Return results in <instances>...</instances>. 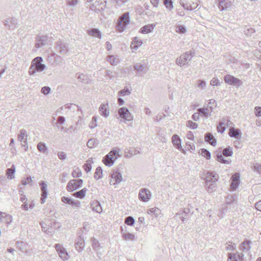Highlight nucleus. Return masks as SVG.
Returning <instances> with one entry per match:
<instances>
[{
	"mask_svg": "<svg viewBox=\"0 0 261 261\" xmlns=\"http://www.w3.org/2000/svg\"><path fill=\"white\" fill-rule=\"evenodd\" d=\"M43 59L41 57L34 58L31 62L28 73L30 75H34L36 72H41L46 68V65L42 63Z\"/></svg>",
	"mask_w": 261,
	"mask_h": 261,
	"instance_id": "f257e3e1",
	"label": "nucleus"
},
{
	"mask_svg": "<svg viewBox=\"0 0 261 261\" xmlns=\"http://www.w3.org/2000/svg\"><path fill=\"white\" fill-rule=\"evenodd\" d=\"M206 86L205 82L203 80H199L197 81V86L199 88L203 89L205 88Z\"/></svg>",
	"mask_w": 261,
	"mask_h": 261,
	"instance_id": "338daca9",
	"label": "nucleus"
},
{
	"mask_svg": "<svg viewBox=\"0 0 261 261\" xmlns=\"http://www.w3.org/2000/svg\"><path fill=\"white\" fill-rule=\"evenodd\" d=\"M254 113L255 115L257 117L261 116V107H255L254 108Z\"/></svg>",
	"mask_w": 261,
	"mask_h": 261,
	"instance_id": "774afa93",
	"label": "nucleus"
},
{
	"mask_svg": "<svg viewBox=\"0 0 261 261\" xmlns=\"http://www.w3.org/2000/svg\"><path fill=\"white\" fill-rule=\"evenodd\" d=\"M155 27V24H148L142 27L139 32L142 34H147L150 33L154 29Z\"/></svg>",
	"mask_w": 261,
	"mask_h": 261,
	"instance_id": "b1692460",
	"label": "nucleus"
},
{
	"mask_svg": "<svg viewBox=\"0 0 261 261\" xmlns=\"http://www.w3.org/2000/svg\"><path fill=\"white\" fill-rule=\"evenodd\" d=\"M251 242L249 240H246L241 243L239 246V249L243 252L247 253L249 251L250 249Z\"/></svg>",
	"mask_w": 261,
	"mask_h": 261,
	"instance_id": "4be33fe9",
	"label": "nucleus"
},
{
	"mask_svg": "<svg viewBox=\"0 0 261 261\" xmlns=\"http://www.w3.org/2000/svg\"><path fill=\"white\" fill-rule=\"evenodd\" d=\"M187 125L192 129H196L198 127V124L191 120L187 121Z\"/></svg>",
	"mask_w": 261,
	"mask_h": 261,
	"instance_id": "e2e57ef3",
	"label": "nucleus"
},
{
	"mask_svg": "<svg viewBox=\"0 0 261 261\" xmlns=\"http://www.w3.org/2000/svg\"><path fill=\"white\" fill-rule=\"evenodd\" d=\"M97 125V117L96 116H93L92 118L91 122L89 124V127L92 129L96 127Z\"/></svg>",
	"mask_w": 261,
	"mask_h": 261,
	"instance_id": "4d7b16f0",
	"label": "nucleus"
},
{
	"mask_svg": "<svg viewBox=\"0 0 261 261\" xmlns=\"http://www.w3.org/2000/svg\"><path fill=\"white\" fill-rule=\"evenodd\" d=\"M222 153L226 157L231 156L233 154L232 148L228 146L223 150Z\"/></svg>",
	"mask_w": 261,
	"mask_h": 261,
	"instance_id": "a19ab883",
	"label": "nucleus"
},
{
	"mask_svg": "<svg viewBox=\"0 0 261 261\" xmlns=\"http://www.w3.org/2000/svg\"><path fill=\"white\" fill-rule=\"evenodd\" d=\"M76 77L80 82L84 83H88L89 79L88 76L84 74H76Z\"/></svg>",
	"mask_w": 261,
	"mask_h": 261,
	"instance_id": "58836bf2",
	"label": "nucleus"
},
{
	"mask_svg": "<svg viewBox=\"0 0 261 261\" xmlns=\"http://www.w3.org/2000/svg\"><path fill=\"white\" fill-rule=\"evenodd\" d=\"M194 56V53L190 51L181 54L179 57L176 60V63L180 66L188 64Z\"/></svg>",
	"mask_w": 261,
	"mask_h": 261,
	"instance_id": "20e7f679",
	"label": "nucleus"
},
{
	"mask_svg": "<svg viewBox=\"0 0 261 261\" xmlns=\"http://www.w3.org/2000/svg\"><path fill=\"white\" fill-rule=\"evenodd\" d=\"M75 247L79 252L82 251L85 247L84 240L82 237H79L75 243Z\"/></svg>",
	"mask_w": 261,
	"mask_h": 261,
	"instance_id": "5701e85b",
	"label": "nucleus"
},
{
	"mask_svg": "<svg viewBox=\"0 0 261 261\" xmlns=\"http://www.w3.org/2000/svg\"><path fill=\"white\" fill-rule=\"evenodd\" d=\"M142 44V41L141 39L137 37H134L130 45L131 49L136 50Z\"/></svg>",
	"mask_w": 261,
	"mask_h": 261,
	"instance_id": "bb28decb",
	"label": "nucleus"
},
{
	"mask_svg": "<svg viewBox=\"0 0 261 261\" xmlns=\"http://www.w3.org/2000/svg\"><path fill=\"white\" fill-rule=\"evenodd\" d=\"M199 0H180L179 3L184 9L192 11L195 10L199 5Z\"/></svg>",
	"mask_w": 261,
	"mask_h": 261,
	"instance_id": "39448f33",
	"label": "nucleus"
},
{
	"mask_svg": "<svg viewBox=\"0 0 261 261\" xmlns=\"http://www.w3.org/2000/svg\"><path fill=\"white\" fill-rule=\"evenodd\" d=\"M164 4L166 8L170 10L173 8V2L172 0H164Z\"/></svg>",
	"mask_w": 261,
	"mask_h": 261,
	"instance_id": "680f3d73",
	"label": "nucleus"
},
{
	"mask_svg": "<svg viewBox=\"0 0 261 261\" xmlns=\"http://www.w3.org/2000/svg\"><path fill=\"white\" fill-rule=\"evenodd\" d=\"M131 93V91L129 90L127 88L125 87L124 89L119 91L118 92V94L120 96H127L129 95Z\"/></svg>",
	"mask_w": 261,
	"mask_h": 261,
	"instance_id": "de8ad7c7",
	"label": "nucleus"
},
{
	"mask_svg": "<svg viewBox=\"0 0 261 261\" xmlns=\"http://www.w3.org/2000/svg\"><path fill=\"white\" fill-rule=\"evenodd\" d=\"M5 25L10 30L17 27V20L15 18H8L5 22Z\"/></svg>",
	"mask_w": 261,
	"mask_h": 261,
	"instance_id": "f3484780",
	"label": "nucleus"
},
{
	"mask_svg": "<svg viewBox=\"0 0 261 261\" xmlns=\"http://www.w3.org/2000/svg\"><path fill=\"white\" fill-rule=\"evenodd\" d=\"M83 182L82 179L70 180L67 184L66 189L68 191H73L82 187Z\"/></svg>",
	"mask_w": 261,
	"mask_h": 261,
	"instance_id": "0eeeda50",
	"label": "nucleus"
},
{
	"mask_svg": "<svg viewBox=\"0 0 261 261\" xmlns=\"http://www.w3.org/2000/svg\"><path fill=\"white\" fill-rule=\"evenodd\" d=\"M217 160L221 163H223V164H228L229 162L227 160H225L224 159V158L223 157V155H222L221 153H218L217 154Z\"/></svg>",
	"mask_w": 261,
	"mask_h": 261,
	"instance_id": "603ef678",
	"label": "nucleus"
},
{
	"mask_svg": "<svg viewBox=\"0 0 261 261\" xmlns=\"http://www.w3.org/2000/svg\"><path fill=\"white\" fill-rule=\"evenodd\" d=\"M255 30L253 28L248 29L247 30L244 31L245 34L248 37H251L255 33Z\"/></svg>",
	"mask_w": 261,
	"mask_h": 261,
	"instance_id": "052dcab7",
	"label": "nucleus"
},
{
	"mask_svg": "<svg viewBox=\"0 0 261 261\" xmlns=\"http://www.w3.org/2000/svg\"><path fill=\"white\" fill-rule=\"evenodd\" d=\"M78 3V0H67V5L70 7H75Z\"/></svg>",
	"mask_w": 261,
	"mask_h": 261,
	"instance_id": "69168bd1",
	"label": "nucleus"
},
{
	"mask_svg": "<svg viewBox=\"0 0 261 261\" xmlns=\"http://www.w3.org/2000/svg\"><path fill=\"white\" fill-rule=\"evenodd\" d=\"M19 134L18 135V139L21 142H23L27 144V131L24 129H21L19 131Z\"/></svg>",
	"mask_w": 261,
	"mask_h": 261,
	"instance_id": "2f4dec72",
	"label": "nucleus"
},
{
	"mask_svg": "<svg viewBox=\"0 0 261 261\" xmlns=\"http://www.w3.org/2000/svg\"><path fill=\"white\" fill-rule=\"evenodd\" d=\"M217 182L205 184V188L207 192L211 193L215 192L217 188Z\"/></svg>",
	"mask_w": 261,
	"mask_h": 261,
	"instance_id": "473e14b6",
	"label": "nucleus"
},
{
	"mask_svg": "<svg viewBox=\"0 0 261 261\" xmlns=\"http://www.w3.org/2000/svg\"><path fill=\"white\" fill-rule=\"evenodd\" d=\"M122 238L125 240L133 241L135 239V236L133 233L129 232H124L122 233Z\"/></svg>",
	"mask_w": 261,
	"mask_h": 261,
	"instance_id": "c03bdc74",
	"label": "nucleus"
},
{
	"mask_svg": "<svg viewBox=\"0 0 261 261\" xmlns=\"http://www.w3.org/2000/svg\"><path fill=\"white\" fill-rule=\"evenodd\" d=\"M37 149L40 151L41 152H42L43 153H47V147H46V145L42 142H39L37 144Z\"/></svg>",
	"mask_w": 261,
	"mask_h": 261,
	"instance_id": "ea45409f",
	"label": "nucleus"
},
{
	"mask_svg": "<svg viewBox=\"0 0 261 261\" xmlns=\"http://www.w3.org/2000/svg\"><path fill=\"white\" fill-rule=\"evenodd\" d=\"M199 153L204 157H205L207 160H209L211 159V153L208 150L206 149L202 148L200 150Z\"/></svg>",
	"mask_w": 261,
	"mask_h": 261,
	"instance_id": "49530a36",
	"label": "nucleus"
},
{
	"mask_svg": "<svg viewBox=\"0 0 261 261\" xmlns=\"http://www.w3.org/2000/svg\"><path fill=\"white\" fill-rule=\"evenodd\" d=\"M128 1L129 0H112V2L115 4L118 7H121L125 3L128 2Z\"/></svg>",
	"mask_w": 261,
	"mask_h": 261,
	"instance_id": "6e6d98bb",
	"label": "nucleus"
},
{
	"mask_svg": "<svg viewBox=\"0 0 261 261\" xmlns=\"http://www.w3.org/2000/svg\"><path fill=\"white\" fill-rule=\"evenodd\" d=\"M111 178L110 184L111 185H116L120 183L122 180L121 174L117 171H114L111 174Z\"/></svg>",
	"mask_w": 261,
	"mask_h": 261,
	"instance_id": "ddd939ff",
	"label": "nucleus"
},
{
	"mask_svg": "<svg viewBox=\"0 0 261 261\" xmlns=\"http://www.w3.org/2000/svg\"><path fill=\"white\" fill-rule=\"evenodd\" d=\"M15 172V167L14 165H13L10 168H8L7 170V177L10 179H12L14 178V174Z\"/></svg>",
	"mask_w": 261,
	"mask_h": 261,
	"instance_id": "e433bc0d",
	"label": "nucleus"
},
{
	"mask_svg": "<svg viewBox=\"0 0 261 261\" xmlns=\"http://www.w3.org/2000/svg\"><path fill=\"white\" fill-rule=\"evenodd\" d=\"M118 114L120 117L124 120L125 123L132 121L133 117L128 109L125 107H122L119 109Z\"/></svg>",
	"mask_w": 261,
	"mask_h": 261,
	"instance_id": "423d86ee",
	"label": "nucleus"
},
{
	"mask_svg": "<svg viewBox=\"0 0 261 261\" xmlns=\"http://www.w3.org/2000/svg\"><path fill=\"white\" fill-rule=\"evenodd\" d=\"M12 220V216L4 213V215H1V222L5 223L7 225L11 223Z\"/></svg>",
	"mask_w": 261,
	"mask_h": 261,
	"instance_id": "f704fd0d",
	"label": "nucleus"
},
{
	"mask_svg": "<svg viewBox=\"0 0 261 261\" xmlns=\"http://www.w3.org/2000/svg\"><path fill=\"white\" fill-rule=\"evenodd\" d=\"M204 138L205 141L209 143L211 145L215 146L216 145V140L212 134L210 133L206 134Z\"/></svg>",
	"mask_w": 261,
	"mask_h": 261,
	"instance_id": "72a5a7b5",
	"label": "nucleus"
},
{
	"mask_svg": "<svg viewBox=\"0 0 261 261\" xmlns=\"http://www.w3.org/2000/svg\"><path fill=\"white\" fill-rule=\"evenodd\" d=\"M91 207L92 210L96 213H100L102 212V207L100 204L97 200H94L91 203Z\"/></svg>",
	"mask_w": 261,
	"mask_h": 261,
	"instance_id": "c85d7f7f",
	"label": "nucleus"
},
{
	"mask_svg": "<svg viewBox=\"0 0 261 261\" xmlns=\"http://www.w3.org/2000/svg\"><path fill=\"white\" fill-rule=\"evenodd\" d=\"M172 142L177 149L184 152V149L181 146V140L177 135L175 134L172 136Z\"/></svg>",
	"mask_w": 261,
	"mask_h": 261,
	"instance_id": "a211bd4d",
	"label": "nucleus"
},
{
	"mask_svg": "<svg viewBox=\"0 0 261 261\" xmlns=\"http://www.w3.org/2000/svg\"><path fill=\"white\" fill-rule=\"evenodd\" d=\"M134 68L138 73L141 72L146 73L148 70V67L146 65L141 64L139 63L136 64Z\"/></svg>",
	"mask_w": 261,
	"mask_h": 261,
	"instance_id": "393cba45",
	"label": "nucleus"
},
{
	"mask_svg": "<svg viewBox=\"0 0 261 261\" xmlns=\"http://www.w3.org/2000/svg\"><path fill=\"white\" fill-rule=\"evenodd\" d=\"M40 185L41 186V190L42 192L40 202L41 204H43L45 202L47 195V185L44 181H41Z\"/></svg>",
	"mask_w": 261,
	"mask_h": 261,
	"instance_id": "2eb2a0df",
	"label": "nucleus"
},
{
	"mask_svg": "<svg viewBox=\"0 0 261 261\" xmlns=\"http://www.w3.org/2000/svg\"><path fill=\"white\" fill-rule=\"evenodd\" d=\"M82 175V172L79 168H77V171L75 170L72 172V175L73 177H80Z\"/></svg>",
	"mask_w": 261,
	"mask_h": 261,
	"instance_id": "0e129e2a",
	"label": "nucleus"
},
{
	"mask_svg": "<svg viewBox=\"0 0 261 261\" xmlns=\"http://www.w3.org/2000/svg\"><path fill=\"white\" fill-rule=\"evenodd\" d=\"M228 7V3H226L225 1H221L219 4V8L221 11H223L226 9Z\"/></svg>",
	"mask_w": 261,
	"mask_h": 261,
	"instance_id": "13d9d810",
	"label": "nucleus"
},
{
	"mask_svg": "<svg viewBox=\"0 0 261 261\" xmlns=\"http://www.w3.org/2000/svg\"><path fill=\"white\" fill-rule=\"evenodd\" d=\"M61 201L64 203L69 204L72 206L80 207V202L72 200L71 198L63 196L61 198Z\"/></svg>",
	"mask_w": 261,
	"mask_h": 261,
	"instance_id": "412c9836",
	"label": "nucleus"
},
{
	"mask_svg": "<svg viewBox=\"0 0 261 261\" xmlns=\"http://www.w3.org/2000/svg\"><path fill=\"white\" fill-rule=\"evenodd\" d=\"M129 13L125 12L123 13L119 18L117 23V30L119 32H123L125 27L129 23Z\"/></svg>",
	"mask_w": 261,
	"mask_h": 261,
	"instance_id": "7ed1b4c3",
	"label": "nucleus"
},
{
	"mask_svg": "<svg viewBox=\"0 0 261 261\" xmlns=\"http://www.w3.org/2000/svg\"><path fill=\"white\" fill-rule=\"evenodd\" d=\"M102 170L100 167H98L96 169L95 172L94 173V178L96 180L99 179L102 177Z\"/></svg>",
	"mask_w": 261,
	"mask_h": 261,
	"instance_id": "a18cd8bd",
	"label": "nucleus"
},
{
	"mask_svg": "<svg viewBox=\"0 0 261 261\" xmlns=\"http://www.w3.org/2000/svg\"><path fill=\"white\" fill-rule=\"evenodd\" d=\"M199 115L201 116L207 118L211 116V110L208 108H199L197 109Z\"/></svg>",
	"mask_w": 261,
	"mask_h": 261,
	"instance_id": "c756f323",
	"label": "nucleus"
},
{
	"mask_svg": "<svg viewBox=\"0 0 261 261\" xmlns=\"http://www.w3.org/2000/svg\"><path fill=\"white\" fill-rule=\"evenodd\" d=\"M218 179L219 175L214 172L207 171L204 174L205 184L217 182Z\"/></svg>",
	"mask_w": 261,
	"mask_h": 261,
	"instance_id": "9d476101",
	"label": "nucleus"
},
{
	"mask_svg": "<svg viewBox=\"0 0 261 261\" xmlns=\"http://www.w3.org/2000/svg\"><path fill=\"white\" fill-rule=\"evenodd\" d=\"M147 213L149 215H153L154 216L156 217L161 214V211L159 208L154 207L148 209L147 211Z\"/></svg>",
	"mask_w": 261,
	"mask_h": 261,
	"instance_id": "c9c22d12",
	"label": "nucleus"
},
{
	"mask_svg": "<svg viewBox=\"0 0 261 261\" xmlns=\"http://www.w3.org/2000/svg\"><path fill=\"white\" fill-rule=\"evenodd\" d=\"M99 111L102 116L107 117L109 115L108 104H101L99 108Z\"/></svg>",
	"mask_w": 261,
	"mask_h": 261,
	"instance_id": "a878e982",
	"label": "nucleus"
},
{
	"mask_svg": "<svg viewBox=\"0 0 261 261\" xmlns=\"http://www.w3.org/2000/svg\"><path fill=\"white\" fill-rule=\"evenodd\" d=\"M87 33L89 35L94 37H97L99 39L101 37V33L97 29L93 28L87 31Z\"/></svg>",
	"mask_w": 261,
	"mask_h": 261,
	"instance_id": "7c9ffc66",
	"label": "nucleus"
},
{
	"mask_svg": "<svg viewBox=\"0 0 261 261\" xmlns=\"http://www.w3.org/2000/svg\"><path fill=\"white\" fill-rule=\"evenodd\" d=\"M91 4V9L94 10L93 8L95 7L98 10H100V9H103L105 8L106 6V0H95L93 3H90Z\"/></svg>",
	"mask_w": 261,
	"mask_h": 261,
	"instance_id": "dca6fc26",
	"label": "nucleus"
},
{
	"mask_svg": "<svg viewBox=\"0 0 261 261\" xmlns=\"http://www.w3.org/2000/svg\"><path fill=\"white\" fill-rule=\"evenodd\" d=\"M135 223V219L131 216L126 217L125 219V223L128 225L132 226Z\"/></svg>",
	"mask_w": 261,
	"mask_h": 261,
	"instance_id": "5fc2aeb1",
	"label": "nucleus"
},
{
	"mask_svg": "<svg viewBox=\"0 0 261 261\" xmlns=\"http://www.w3.org/2000/svg\"><path fill=\"white\" fill-rule=\"evenodd\" d=\"M91 241L92 243L93 249L96 251H99L101 248V246L98 241L95 238H92Z\"/></svg>",
	"mask_w": 261,
	"mask_h": 261,
	"instance_id": "37998d69",
	"label": "nucleus"
},
{
	"mask_svg": "<svg viewBox=\"0 0 261 261\" xmlns=\"http://www.w3.org/2000/svg\"><path fill=\"white\" fill-rule=\"evenodd\" d=\"M120 149L116 150L113 149L108 154H107L102 159V162L105 165L108 167L112 166L115 161L120 156L119 154Z\"/></svg>",
	"mask_w": 261,
	"mask_h": 261,
	"instance_id": "f03ea898",
	"label": "nucleus"
},
{
	"mask_svg": "<svg viewBox=\"0 0 261 261\" xmlns=\"http://www.w3.org/2000/svg\"><path fill=\"white\" fill-rule=\"evenodd\" d=\"M86 191H87V189L85 188L79 191L75 192L73 194V196L74 197L79 198H81V199L83 198L85 196Z\"/></svg>",
	"mask_w": 261,
	"mask_h": 261,
	"instance_id": "4c0bfd02",
	"label": "nucleus"
},
{
	"mask_svg": "<svg viewBox=\"0 0 261 261\" xmlns=\"http://www.w3.org/2000/svg\"><path fill=\"white\" fill-rule=\"evenodd\" d=\"M108 61L112 65H116L118 63V61L116 60L114 56L112 55L108 57Z\"/></svg>",
	"mask_w": 261,
	"mask_h": 261,
	"instance_id": "8fccbe9b",
	"label": "nucleus"
},
{
	"mask_svg": "<svg viewBox=\"0 0 261 261\" xmlns=\"http://www.w3.org/2000/svg\"><path fill=\"white\" fill-rule=\"evenodd\" d=\"M229 136L232 138H238L240 139L241 131L238 128H235L234 127L229 128Z\"/></svg>",
	"mask_w": 261,
	"mask_h": 261,
	"instance_id": "cd10ccee",
	"label": "nucleus"
},
{
	"mask_svg": "<svg viewBox=\"0 0 261 261\" xmlns=\"http://www.w3.org/2000/svg\"><path fill=\"white\" fill-rule=\"evenodd\" d=\"M97 142L95 139H91L88 140L87 146L90 148L94 147L95 144Z\"/></svg>",
	"mask_w": 261,
	"mask_h": 261,
	"instance_id": "bf43d9fd",
	"label": "nucleus"
},
{
	"mask_svg": "<svg viewBox=\"0 0 261 261\" xmlns=\"http://www.w3.org/2000/svg\"><path fill=\"white\" fill-rule=\"evenodd\" d=\"M244 254L243 253H229L228 261H243Z\"/></svg>",
	"mask_w": 261,
	"mask_h": 261,
	"instance_id": "6ab92c4d",
	"label": "nucleus"
},
{
	"mask_svg": "<svg viewBox=\"0 0 261 261\" xmlns=\"http://www.w3.org/2000/svg\"><path fill=\"white\" fill-rule=\"evenodd\" d=\"M217 104L215 100L210 99L207 104V107L211 109V112H212L213 109L216 107Z\"/></svg>",
	"mask_w": 261,
	"mask_h": 261,
	"instance_id": "3c124183",
	"label": "nucleus"
},
{
	"mask_svg": "<svg viewBox=\"0 0 261 261\" xmlns=\"http://www.w3.org/2000/svg\"><path fill=\"white\" fill-rule=\"evenodd\" d=\"M86 162L87 163L83 165V168L86 172L88 173L91 170L92 166L89 160H87Z\"/></svg>",
	"mask_w": 261,
	"mask_h": 261,
	"instance_id": "09e8293b",
	"label": "nucleus"
},
{
	"mask_svg": "<svg viewBox=\"0 0 261 261\" xmlns=\"http://www.w3.org/2000/svg\"><path fill=\"white\" fill-rule=\"evenodd\" d=\"M151 194L150 191L146 188L140 190L138 197L139 199L144 202H148L151 198Z\"/></svg>",
	"mask_w": 261,
	"mask_h": 261,
	"instance_id": "6e6552de",
	"label": "nucleus"
},
{
	"mask_svg": "<svg viewBox=\"0 0 261 261\" xmlns=\"http://www.w3.org/2000/svg\"><path fill=\"white\" fill-rule=\"evenodd\" d=\"M187 28L184 25L175 26V32L178 34H185L187 32Z\"/></svg>",
	"mask_w": 261,
	"mask_h": 261,
	"instance_id": "79ce46f5",
	"label": "nucleus"
},
{
	"mask_svg": "<svg viewBox=\"0 0 261 261\" xmlns=\"http://www.w3.org/2000/svg\"><path fill=\"white\" fill-rule=\"evenodd\" d=\"M47 40V37L46 36H38L36 38V43L35 44V47L37 48H39L42 46L45 45Z\"/></svg>",
	"mask_w": 261,
	"mask_h": 261,
	"instance_id": "aec40b11",
	"label": "nucleus"
},
{
	"mask_svg": "<svg viewBox=\"0 0 261 261\" xmlns=\"http://www.w3.org/2000/svg\"><path fill=\"white\" fill-rule=\"evenodd\" d=\"M17 248L22 252H23L25 244L23 241H17L16 242Z\"/></svg>",
	"mask_w": 261,
	"mask_h": 261,
	"instance_id": "864d4df0",
	"label": "nucleus"
},
{
	"mask_svg": "<svg viewBox=\"0 0 261 261\" xmlns=\"http://www.w3.org/2000/svg\"><path fill=\"white\" fill-rule=\"evenodd\" d=\"M224 80L226 83L230 85L239 86L243 84V82L239 79H237L230 74H227L225 75L224 77Z\"/></svg>",
	"mask_w": 261,
	"mask_h": 261,
	"instance_id": "9b49d317",
	"label": "nucleus"
},
{
	"mask_svg": "<svg viewBox=\"0 0 261 261\" xmlns=\"http://www.w3.org/2000/svg\"><path fill=\"white\" fill-rule=\"evenodd\" d=\"M55 247L56 251L58 252L60 257L63 260H66L69 258V256L66 250L63 248L61 244H57L55 245Z\"/></svg>",
	"mask_w": 261,
	"mask_h": 261,
	"instance_id": "f8f14e48",
	"label": "nucleus"
},
{
	"mask_svg": "<svg viewBox=\"0 0 261 261\" xmlns=\"http://www.w3.org/2000/svg\"><path fill=\"white\" fill-rule=\"evenodd\" d=\"M56 50L61 55H64L68 51V45L62 40H59L56 43Z\"/></svg>",
	"mask_w": 261,
	"mask_h": 261,
	"instance_id": "1a4fd4ad",
	"label": "nucleus"
},
{
	"mask_svg": "<svg viewBox=\"0 0 261 261\" xmlns=\"http://www.w3.org/2000/svg\"><path fill=\"white\" fill-rule=\"evenodd\" d=\"M240 184V174L236 173L231 178L230 188L232 191L236 190Z\"/></svg>",
	"mask_w": 261,
	"mask_h": 261,
	"instance_id": "4468645a",
	"label": "nucleus"
}]
</instances>
